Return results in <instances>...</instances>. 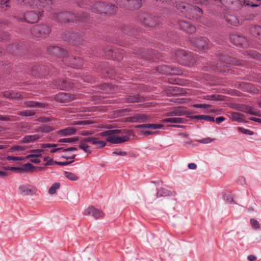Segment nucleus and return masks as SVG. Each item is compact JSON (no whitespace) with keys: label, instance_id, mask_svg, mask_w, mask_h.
I'll list each match as a JSON object with an SVG mask.
<instances>
[{"label":"nucleus","instance_id":"obj_18","mask_svg":"<svg viewBox=\"0 0 261 261\" xmlns=\"http://www.w3.org/2000/svg\"><path fill=\"white\" fill-rule=\"evenodd\" d=\"M44 150L41 149H37L30 150L29 152L30 154L27 155L25 156V159H29L31 157H40L42 154L44 152Z\"/></svg>","mask_w":261,"mask_h":261},{"label":"nucleus","instance_id":"obj_28","mask_svg":"<svg viewBox=\"0 0 261 261\" xmlns=\"http://www.w3.org/2000/svg\"><path fill=\"white\" fill-rule=\"evenodd\" d=\"M195 118L208 122H214L215 121L214 117L209 115H200L195 116Z\"/></svg>","mask_w":261,"mask_h":261},{"label":"nucleus","instance_id":"obj_33","mask_svg":"<svg viewBox=\"0 0 261 261\" xmlns=\"http://www.w3.org/2000/svg\"><path fill=\"white\" fill-rule=\"evenodd\" d=\"M35 112L34 110H27L18 113V115L22 116L29 117L34 115Z\"/></svg>","mask_w":261,"mask_h":261},{"label":"nucleus","instance_id":"obj_5","mask_svg":"<svg viewBox=\"0 0 261 261\" xmlns=\"http://www.w3.org/2000/svg\"><path fill=\"white\" fill-rule=\"evenodd\" d=\"M63 61L69 66L74 68H80L83 65V60L80 59H76L72 56L65 58Z\"/></svg>","mask_w":261,"mask_h":261},{"label":"nucleus","instance_id":"obj_23","mask_svg":"<svg viewBox=\"0 0 261 261\" xmlns=\"http://www.w3.org/2000/svg\"><path fill=\"white\" fill-rule=\"evenodd\" d=\"M231 118L232 120L238 122H242L244 120L243 115L238 112L232 113L231 115Z\"/></svg>","mask_w":261,"mask_h":261},{"label":"nucleus","instance_id":"obj_20","mask_svg":"<svg viewBox=\"0 0 261 261\" xmlns=\"http://www.w3.org/2000/svg\"><path fill=\"white\" fill-rule=\"evenodd\" d=\"M56 85L58 88L62 90H69L72 87L69 83L64 80H60L59 83H56Z\"/></svg>","mask_w":261,"mask_h":261},{"label":"nucleus","instance_id":"obj_17","mask_svg":"<svg viewBox=\"0 0 261 261\" xmlns=\"http://www.w3.org/2000/svg\"><path fill=\"white\" fill-rule=\"evenodd\" d=\"M22 169V172H35L36 171L37 169H38L39 170L41 169V167H37L34 166L31 163H26L22 165L21 167Z\"/></svg>","mask_w":261,"mask_h":261},{"label":"nucleus","instance_id":"obj_63","mask_svg":"<svg viewBox=\"0 0 261 261\" xmlns=\"http://www.w3.org/2000/svg\"><path fill=\"white\" fill-rule=\"evenodd\" d=\"M225 118L223 116H220L216 118V121L218 124H219L225 120Z\"/></svg>","mask_w":261,"mask_h":261},{"label":"nucleus","instance_id":"obj_30","mask_svg":"<svg viewBox=\"0 0 261 261\" xmlns=\"http://www.w3.org/2000/svg\"><path fill=\"white\" fill-rule=\"evenodd\" d=\"M251 32L252 35L257 37L261 35V27L259 26H255L252 28Z\"/></svg>","mask_w":261,"mask_h":261},{"label":"nucleus","instance_id":"obj_44","mask_svg":"<svg viewBox=\"0 0 261 261\" xmlns=\"http://www.w3.org/2000/svg\"><path fill=\"white\" fill-rule=\"evenodd\" d=\"M1 7L4 10H6L8 8L10 7V1L9 0H3L1 2Z\"/></svg>","mask_w":261,"mask_h":261},{"label":"nucleus","instance_id":"obj_27","mask_svg":"<svg viewBox=\"0 0 261 261\" xmlns=\"http://www.w3.org/2000/svg\"><path fill=\"white\" fill-rule=\"evenodd\" d=\"M92 123V122L90 120H82V121H75L73 123L75 125H78L80 127H84L85 126L89 124H91Z\"/></svg>","mask_w":261,"mask_h":261},{"label":"nucleus","instance_id":"obj_10","mask_svg":"<svg viewBox=\"0 0 261 261\" xmlns=\"http://www.w3.org/2000/svg\"><path fill=\"white\" fill-rule=\"evenodd\" d=\"M148 118V116L144 114H137L134 116L127 117L126 121L129 122H144Z\"/></svg>","mask_w":261,"mask_h":261},{"label":"nucleus","instance_id":"obj_52","mask_svg":"<svg viewBox=\"0 0 261 261\" xmlns=\"http://www.w3.org/2000/svg\"><path fill=\"white\" fill-rule=\"evenodd\" d=\"M73 162V160H72L70 162H55V165H59V166H66L69 165V164Z\"/></svg>","mask_w":261,"mask_h":261},{"label":"nucleus","instance_id":"obj_59","mask_svg":"<svg viewBox=\"0 0 261 261\" xmlns=\"http://www.w3.org/2000/svg\"><path fill=\"white\" fill-rule=\"evenodd\" d=\"M93 134V132L91 130H82L80 133V134L82 136H86L88 135H91Z\"/></svg>","mask_w":261,"mask_h":261},{"label":"nucleus","instance_id":"obj_35","mask_svg":"<svg viewBox=\"0 0 261 261\" xmlns=\"http://www.w3.org/2000/svg\"><path fill=\"white\" fill-rule=\"evenodd\" d=\"M168 91H169V94L171 95H178L180 94V93L179 92L178 88L176 86H171L168 88Z\"/></svg>","mask_w":261,"mask_h":261},{"label":"nucleus","instance_id":"obj_41","mask_svg":"<svg viewBox=\"0 0 261 261\" xmlns=\"http://www.w3.org/2000/svg\"><path fill=\"white\" fill-rule=\"evenodd\" d=\"M25 158L23 157H18V156H8L7 158V160L11 162H14L18 161H22Z\"/></svg>","mask_w":261,"mask_h":261},{"label":"nucleus","instance_id":"obj_8","mask_svg":"<svg viewBox=\"0 0 261 261\" xmlns=\"http://www.w3.org/2000/svg\"><path fill=\"white\" fill-rule=\"evenodd\" d=\"M20 193L24 195H33L36 194L37 189L36 187L29 185H21L19 187Z\"/></svg>","mask_w":261,"mask_h":261},{"label":"nucleus","instance_id":"obj_1","mask_svg":"<svg viewBox=\"0 0 261 261\" xmlns=\"http://www.w3.org/2000/svg\"><path fill=\"white\" fill-rule=\"evenodd\" d=\"M100 136H108L107 141L113 144H119L128 141L131 136L133 135V131L131 129H111L99 133Z\"/></svg>","mask_w":261,"mask_h":261},{"label":"nucleus","instance_id":"obj_24","mask_svg":"<svg viewBox=\"0 0 261 261\" xmlns=\"http://www.w3.org/2000/svg\"><path fill=\"white\" fill-rule=\"evenodd\" d=\"M221 60L225 62H230L234 65H239L241 64V62L237 60L234 58H231L228 56H223Z\"/></svg>","mask_w":261,"mask_h":261},{"label":"nucleus","instance_id":"obj_40","mask_svg":"<svg viewBox=\"0 0 261 261\" xmlns=\"http://www.w3.org/2000/svg\"><path fill=\"white\" fill-rule=\"evenodd\" d=\"M78 140V139L76 137H73L71 138H63L59 140V142L60 143H70L73 142H76Z\"/></svg>","mask_w":261,"mask_h":261},{"label":"nucleus","instance_id":"obj_31","mask_svg":"<svg viewBox=\"0 0 261 261\" xmlns=\"http://www.w3.org/2000/svg\"><path fill=\"white\" fill-rule=\"evenodd\" d=\"M64 174L66 177L72 181L77 180L79 178L75 174L70 172L65 171Z\"/></svg>","mask_w":261,"mask_h":261},{"label":"nucleus","instance_id":"obj_11","mask_svg":"<svg viewBox=\"0 0 261 261\" xmlns=\"http://www.w3.org/2000/svg\"><path fill=\"white\" fill-rule=\"evenodd\" d=\"M190 43L199 49H204L207 47L205 40L202 38L192 39L190 40Z\"/></svg>","mask_w":261,"mask_h":261},{"label":"nucleus","instance_id":"obj_2","mask_svg":"<svg viewBox=\"0 0 261 261\" xmlns=\"http://www.w3.org/2000/svg\"><path fill=\"white\" fill-rule=\"evenodd\" d=\"M186 111L182 107H177L173 109L171 112L166 114L167 116L171 117L165 118L162 120L163 123H182L185 119L180 117L174 116H181L185 115Z\"/></svg>","mask_w":261,"mask_h":261},{"label":"nucleus","instance_id":"obj_21","mask_svg":"<svg viewBox=\"0 0 261 261\" xmlns=\"http://www.w3.org/2000/svg\"><path fill=\"white\" fill-rule=\"evenodd\" d=\"M48 53L53 55L58 56L61 55V48L58 46H50L47 49Z\"/></svg>","mask_w":261,"mask_h":261},{"label":"nucleus","instance_id":"obj_62","mask_svg":"<svg viewBox=\"0 0 261 261\" xmlns=\"http://www.w3.org/2000/svg\"><path fill=\"white\" fill-rule=\"evenodd\" d=\"M77 150V149L75 147H69V148H66V149H64L63 150V151L64 152H68V151H76Z\"/></svg>","mask_w":261,"mask_h":261},{"label":"nucleus","instance_id":"obj_32","mask_svg":"<svg viewBox=\"0 0 261 261\" xmlns=\"http://www.w3.org/2000/svg\"><path fill=\"white\" fill-rule=\"evenodd\" d=\"M79 148L83 150L85 152L88 153H91V150L90 149V147L87 144L83 142L82 141L81 142V143L79 145Z\"/></svg>","mask_w":261,"mask_h":261},{"label":"nucleus","instance_id":"obj_55","mask_svg":"<svg viewBox=\"0 0 261 261\" xmlns=\"http://www.w3.org/2000/svg\"><path fill=\"white\" fill-rule=\"evenodd\" d=\"M8 169L11 171H13V172H22L21 167H10V168H8Z\"/></svg>","mask_w":261,"mask_h":261},{"label":"nucleus","instance_id":"obj_48","mask_svg":"<svg viewBox=\"0 0 261 261\" xmlns=\"http://www.w3.org/2000/svg\"><path fill=\"white\" fill-rule=\"evenodd\" d=\"M203 98L204 99H206V100H218L217 96L214 94L204 96Z\"/></svg>","mask_w":261,"mask_h":261},{"label":"nucleus","instance_id":"obj_4","mask_svg":"<svg viewBox=\"0 0 261 261\" xmlns=\"http://www.w3.org/2000/svg\"><path fill=\"white\" fill-rule=\"evenodd\" d=\"M40 13H37L34 11L28 12L24 14L22 17H20L19 20L28 23H34L37 22L39 18Z\"/></svg>","mask_w":261,"mask_h":261},{"label":"nucleus","instance_id":"obj_38","mask_svg":"<svg viewBox=\"0 0 261 261\" xmlns=\"http://www.w3.org/2000/svg\"><path fill=\"white\" fill-rule=\"evenodd\" d=\"M238 130L239 132H241L244 134L247 135H253L254 134L253 132L251 131L250 129H246L243 127H239L238 128Z\"/></svg>","mask_w":261,"mask_h":261},{"label":"nucleus","instance_id":"obj_36","mask_svg":"<svg viewBox=\"0 0 261 261\" xmlns=\"http://www.w3.org/2000/svg\"><path fill=\"white\" fill-rule=\"evenodd\" d=\"M224 200L228 203H236L233 200V195L230 194H225L224 195Z\"/></svg>","mask_w":261,"mask_h":261},{"label":"nucleus","instance_id":"obj_57","mask_svg":"<svg viewBox=\"0 0 261 261\" xmlns=\"http://www.w3.org/2000/svg\"><path fill=\"white\" fill-rule=\"evenodd\" d=\"M95 137H87L86 138H84L82 141L85 143V142H90L91 144H93V142H94V141L95 140Z\"/></svg>","mask_w":261,"mask_h":261},{"label":"nucleus","instance_id":"obj_54","mask_svg":"<svg viewBox=\"0 0 261 261\" xmlns=\"http://www.w3.org/2000/svg\"><path fill=\"white\" fill-rule=\"evenodd\" d=\"M211 106V105L207 104H196L193 105V107L195 108H206Z\"/></svg>","mask_w":261,"mask_h":261},{"label":"nucleus","instance_id":"obj_26","mask_svg":"<svg viewBox=\"0 0 261 261\" xmlns=\"http://www.w3.org/2000/svg\"><path fill=\"white\" fill-rule=\"evenodd\" d=\"M126 101L128 102H136L141 100V98L138 95L134 96H128L126 98Z\"/></svg>","mask_w":261,"mask_h":261},{"label":"nucleus","instance_id":"obj_37","mask_svg":"<svg viewBox=\"0 0 261 261\" xmlns=\"http://www.w3.org/2000/svg\"><path fill=\"white\" fill-rule=\"evenodd\" d=\"M169 194L170 192L164 188H162L157 192V196L158 197L166 196L169 195Z\"/></svg>","mask_w":261,"mask_h":261},{"label":"nucleus","instance_id":"obj_3","mask_svg":"<svg viewBox=\"0 0 261 261\" xmlns=\"http://www.w3.org/2000/svg\"><path fill=\"white\" fill-rule=\"evenodd\" d=\"M31 32L36 37H46L50 33V29L46 25H36L31 29Z\"/></svg>","mask_w":261,"mask_h":261},{"label":"nucleus","instance_id":"obj_45","mask_svg":"<svg viewBox=\"0 0 261 261\" xmlns=\"http://www.w3.org/2000/svg\"><path fill=\"white\" fill-rule=\"evenodd\" d=\"M44 161L46 162L45 165H55V162L53 159H50L48 156H45L43 159Z\"/></svg>","mask_w":261,"mask_h":261},{"label":"nucleus","instance_id":"obj_29","mask_svg":"<svg viewBox=\"0 0 261 261\" xmlns=\"http://www.w3.org/2000/svg\"><path fill=\"white\" fill-rule=\"evenodd\" d=\"M226 19V21L231 25H237L238 24H239V21H238V19L234 16L230 15L229 16H227Z\"/></svg>","mask_w":261,"mask_h":261},{"label":"nucleus","instance_id":"obj_64","mask_svg":"<svg viewBox=\"0 0 261 261\" xmlns=\"http://www.w3.org/2000/svg\"><path fill=\"white\" fill-rule=\"evenodd\" d=\"M188 167L189 169H190L194 170V169H196L197 165L195 163H192L189 164L188 165Z\"/></svg>","mask_w":261,"mask_h":261},{"label":"nucleus","instance_id":"obj_6","mask_svg":"<svg viewBox=\"0 0 261 261\" xmlns=\"http://www.w3.org/2000/svg\"><path fill=\"white\" fill-rule=\"evenodd\" d=\"M156 70L159 72L164 74L180 75L182 73V71L181 69H179L177 68H170L166 65L160 66L157 67Z\"/></svg>","mask_w":261,"mask_h":261},{"label":"nucleus","instance_id":"obj_53","mask_svg":"<svg viewBox=\"0 0 261 261\" xmlns=\"http://www.w3.org/2000/svg\"><path fill=\"white\" fill-rule=\"evenodd\" d=\"M11 150L12 151H20V150H24V148L22 146H19V145H16L14 146L11 147Z\"/></svg>","mask_w":261,"mask_h":261},{"label":"nucleus","instance_id":"obj_60","mask_svg":"<svg viewBox=\"0 0 261 261\" xmlns=\"http://www.w3.org/2000/svg\"><path fill=\"white\" fill-rule=\"evenodd\" d=\"M8 34L5 32H2L0 33V40H3L7 39Z\"/></svg>","mask_w":261,"mask_h":261},{"label":"nucleus","instance_id":"obj_14","mask_svg":"<svg viewBox=\"0 0 261 261\" xmlns=\"http://www.w3.org/2000/svg\"><path fill=\"white\" fill-rule=\"evenodd\" d=\"M4 96L8 98L12 99H18L23 98V96L19 93L14 91H6L4 93Z\"/></svg>","mask_w":261,"mask_h":261},{"label":"nucleus","instance_id":"obj_49","mask_svg":"<svg viewBox=\"0 0 261 261\" xmlns=\"http://www.w3.org/2000/svg\"><path fill=\"white\" fill-rule=\"evenodd\" d=\"M112 153L119 156H125L127 155V152L126 151L120 149L115 150Z\"/></svg>","mask_w":261,"mask_h":261},{"label":"nucleus","instance_id":"obj_51","mask_svg":"<svg viewBox=\"0 0 261 261\" xmlns=\"http://www.w3.org/2000/svg\"><path fill=\"white\" fill-rule=\"evenodd\" d=\"M24 105L26 107H35L36 102L33 101H26L24 102Z\"/></svg>","mask_w":261,"mask_h":261},{"label":"nucleus","instance_id":"obj_43","mask_svg":"<svg viewBox=\"0 0 261 261\" xmlns=\"http://www.w3.org/2000/svg\"><path fill=\"white\" fill-rule=\"evenodd\" d=\"M246 113L249 114L257 115L259 111L252 107L248 108L246 110Z\"/></svg>","mask_w":261,"mask_h":261},{"label":"nucleus","instance_id":"obj_47","mask_svg":"<svg viewBox=\"0 0 261 261\" xmlns=\"http://www.w3.org/2000/svg\"><path fill=\"white\" fill-rule=\"evenodd\" d=\"M237 182L238 184L242 185V186H245L247 185V182L246 181V179L243 176H240L239 177L237 180Z\"/></svg>","mask_w":261,"mask_h":261},{"label":"nucleus","instance_id":"obj_34","mask_svg":"<svg viewBox=\"0 0 261 261\" xmlns=\"http://www.w3.org/2000/svg\"><path fill=\"white\" fill-rule=\"evenodd\" d=\"M93 145H95L97 148H101L106 146V142L103 141L98 140V139L95 138L94 142H93Z\"/></svg>","mask_w":261,"mask_h":261},{"label":"nucleus","instance_id":"obj_39","mask_svg":"<svg viewBox=\"0 0 261 261\" xmlns=\"http://www.w3.org/2000/svg\"><path fill=\"white\" fill-rule=\"evenodd\" d=\"M250 224L254 229H259L260 228V225L258 221L254 219H250Z\"/></svg>","mask_w":261,"mask_h":261},{"label":"nucleus","instance_id":"obj_16","mask_svg":"<svg viewBox=\"0 0 261 261\" xmlns=\"http://www.w3.org/2000/svg\"><path fill=\"white\" fill-rule=\"evenodd\" d=\"M40 138V136L38 134L27 135L23 138L22 141L25 143H34Z\"/></svg>","mask_w":261,"mask_h":261},{"label":"nucleus","instance_id":"obj_46","mask_svg":"<svg viewBox=\"0 0 261 261\" xmlns=\"http://www.w3.org/2000/svg\"><path fill=\"white\" fill-rule=\"evenodd\" d=\"M215 140L214 139H212L211 138H206L201 140H197V142L203 143V144H208L210 143L211 142L214 141Z\"/></svg>","mask_w":261,"mask_h":261},{"label":"nucleus","instance_id":"obj_58","mask_svg":"<svg viewBox=\"0 0 261 261\" xmlns=\"http://www.w3.org/2000/svg\"><path fill=\"white\" fill-rule=\"evenodd\" d=\"M37 121L40 122L47 123L49 121V119L47 117H40L37 119Z\"/></svg>","mask_w":261,"mask_h":261},{"label":"nucleus","instance_id":"obj_7","mask_svg":"<svg viewBox=\"0 0 261 261\" xmlns=\"http://www.w3.org/2000/svg\"><path fill=\"white\" fill-rule=\"evenodd\" d=\"M74 99V95L70 93L61 92L57 94L55 99L60 102L66 103Z\"/></svg>","mask_w":261,"mask_h":261},{"label":"nucleus","instance_id":"obj_50","mask_svg":"<svg viewBox=\"0 0 261 261\" xmlns=\"http://www.w3.org/2000/svg\"><path fill=\"white\" fill-rule=\"evenodd\" d=\"M141 134L145 136H148L150 135H156L158 134V131H149V130H142L141 132Z\"/></svg>","mask_w":261,"mask_h":261},{"label":"nucleus","instance_id":"obj_15","mask_svg":"<svg viewBox=\"0 0 261 261\" xmlns=\"http://www.w3.org/2000/svg\"><path fill=\"white\" fill-rule=\"evenodd\" d=\"M76 129L72 127H68L58 130V134L63 136H67L75 134Z\"/></svg>","mask_w":261,"mask_h":261},{"label":"nucleus","instance_id":"obj_25","mask_svg":"<svg viewBox=\"0 0 261 261\" xmlns=\"http://www.w3.org/2000/svg\"><path fill=\"white\" fill-rule=\"evenodd\" d=\"M60 184L59 182H55L48 189V193L53 195L56 193V191L60 188Z\"/></svg>","mask_w":261,"mask_h":261},{"label":"nucleus","instance_id":"obj_13","mask_svg":"<svg viewBox=\"0 0 261 261\" xmlns=\"http://www.w3.org/2000/svg\"><path fill=\"white\" fill-rule=\"evenodd\" d=\"M57 17L59 21L62 22H66L74 20L72 19L73 14L69 12L60 13L59 14Z\"/></svg>","mask_w":261,"mask_h":261},{"label":"nucleus","instance_id":"obj_12","mask_svg":"<svg viewBox=\"0 0 261 261\" xmlns=\"http://www.w3.org/2000/svg\"><path fill=\"white\" fill-rule=\"evenodd\" d=\"M180 29L188 33L192 34L196 31V28L193 25L184 21H180L179 22Z\"/></svg>","mask_w":261,"mask_h":261},{"label":"nucleus","instance_id":"obj_56","mask_svg":"<svg viewBox=\"0 0 261 261\" xmlns=\"http://www.w3.org/2000/svg\"><path fill=\"white\" fill-rule=\"evenodd\" d=\"M40 157H31L30 159H29V161L33 163L37 164L40 162V160L39 159Z\"/></svg>","mask_w":261,"mask_h":261},{"label":"nucleus","instance_id":"obj_9","mask_svg":"<svg viewBox=\"0 0 261 261\" xmlns=\"http://www.w3.org/2000/svg\"><path fill=\"white\" fill-rule=\"evenodd\" d=\"M86 215H91L95 219L102 217L104 215L103 212L93 206H90L85 210L84 212Z\"/></svg>","mask_w":261,"mask_h":261},{"label":"nucleus","instance_id":"obj_19","mask_svg":"<svg viewBox=\"0 0 261 261\" xmlns=\"http://www.w3.org/2000/svg\"><path fill=\"white\" fill-rule=\"evenodd\" d=\"M163 127V125L159 124H143L136 126L138 128H148V129H158Z\"/></svg>","mask_w":261,"mask_h":261},{"label":"nucleus","instance_id":"obj_22","mask_svg":"<svg viewBox=\"0 0 261 261\" xmlns=\"http://www.w3.org/2000/svg\"><path fill=\"white\" fill-rule=\"evenodd\" d=\"M53 130L54 128L53 127L47 125H44L38 127L36 129V132L48 133L53 131Z\"/></svg>","mask_w":261,"mask_h":261},{"label":"nucleus","instance_id":"obj_61","mask_svg":"<svg viewBox=\"0 0 261 261\" xmlns=\"http://www.w3.org/2000/svg\"><path fill=\"white\" fill-rule=\"evenodd\" d=\"M62 149V148H61V147L57 148V147H50L49 148V149H46V150H48L50 153H55Z\"/></svg>","mask_w":261,"mask_h":261},{"label":"nucleus","instance_id":"obj_42","mask_svg":"<svg viewBox=\"0 0 261 261\" xmlns=\"http://www.w3.org/2000/svg\"><path fill=\"white\" fill-rule=\"evenodd\" d=\"M58 144H51V143H42L40 144V147L44 149H48L50 147H57Z\"/></svg>","mask_w":261,"mask_h":261}]
</instances>
